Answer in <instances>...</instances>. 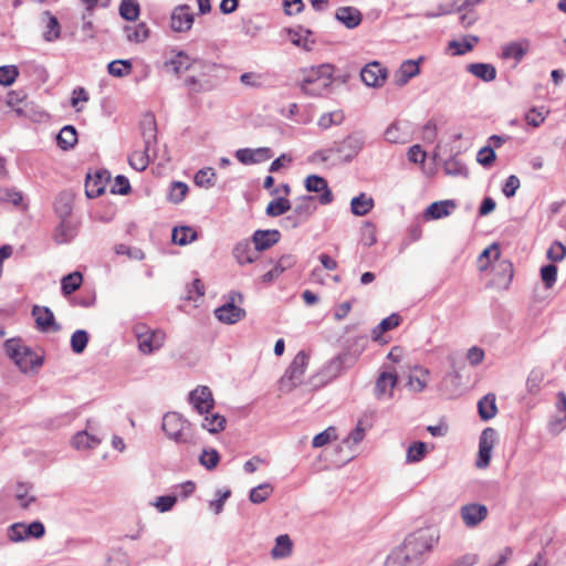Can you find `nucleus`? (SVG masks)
<instances>
[{
  "mask_svg": "<svg viewBox=\"0 0 566 566\" xmlns=\"http://www.w3.org/2000/svg\"><path fill=\"white\" fill-rule=\"evenodd\" d=\"M488 507L480 503H468L460 509L461 520L469 528L480 525L488 517Z\"/></svg>",
  "mask_w": 566,
  "mask_h": 566,
  "instance_id": "nucleus-12",
  "label": "nucleus"
},
{
  "mask_svg": "<svg viewBox=\"0 0 566 566\" xmlns=\"http://www.w3.org/2000/svg\"><path fill=\"white\" fill-rule=\"evenodd\" d=\"M188 192V186L181 181L171 182L168 191V199L172 203H180Z\"/></svg>",
  "mask_w": 566,
  "mask_h": 566,
  "instance_id": "nucleus-53",
  "label": "nucleus"
},
{
  "mask_svg": "<svg viewBox=\"0 0 566 566\" xmlns=\"http://www.w3.org/2000/svg\"><path fill=\"white\" fill-rule=\"evenodd\" d=\"M455 208L453 200H442L432 202L426 210L423 217L427 220H437L451 214Z\"/></svg>",
  "mask_w": 566,
  "mask_h": 566,
  "instance_id": "nucleus-21",
  "label": "nucleus"
},
{
  "mask_svg": "<svg viewBox=\"0 0 566 566\" xmlns=\"http://www.w3.org/2000/svg\"><path fill=\"white\" fill-rule=\"evenodd\" d=\"M479 42V38L474 35L465 36L462 40H452L449 42V49L453 55H463L470 52L474 44Z\"/></svg>",
  "mask_w": 566,
  "mask_h": 566,
  "instance_id": "nucleus-40",
  "label": "nucleus"
},
{
  "mask_svg": "<svg viewBox=\"0 0 566 566\" xmlns=\"http://www.w3.org/2000/svg\"><path fill=\"white\" fill-rule=\"evenodd\" d=\"M352 359V352L350 350H344L342 354L333 358L325 367L326 373L329 376H337L346 368H349L355 363H350Z\"/></svg>",
  "mask_w": 566,
  "mask_h": 566,
  "instance_id": "nucleus-26",
  "label": "nucleus"
},
{
  "mask_svg": "<svg viewBox=\"0 0 566 566\" xmlns=\"http://www.w3.org/2000/svg\"><path fill=\"white\" fill-rule=\"evenodd\" d=\"M105 566H129L127 553L122 549L112 551Z\"/></svg>",
  "mask_w": 566,
  "mask_h": 566,
  "instance_id": "nucleus-60",
  "label": "nucleus"
},
{
  "mask_svg": "<svg viewBox=\"0 0 566 566\" xmlns=\"http://www.w3.org/2000/svg\"><path fill=\"white\" fill-rule=\"evenodd\" d=\"M214 176H216V174L212 168H210V167L202 168L195 175V182L199 187L208 188V187L213 186Z\"/></svg>",
  "mask_w": 566,
  "mask_h": 566,
  "instance_id": "nucleus-59",
  "label": "nucleus"
},
{
  "mask_svg": "<svg viewBox=\"0 0 566 566\" xmlns=\"http://www.w3.org/2000/svg\"><path fill=\"white\" fill-rule=\"evenodd\" d=\"M144 150L134 151L129 158V165L137 171H144L151 157L156 156L155 145L157 143V125L153 115H146L140 123Z\"/></svg>",
  "mask_w": 566,
  "mask_h": 566,
  "instance_id": "nucleus-3",
  "label": "nucleus"
},
{
  "mask_svg": "<svg viewBox=\"0 0 566 566\" xmlns=\"http://www.w3.org/2000/svg\"><path fill=\"white\" fill-rule=\"evenodd\" d=\"M140 12L136 0H123L119 4V15L127 21H135Z\"/></svg>",
  "mask_w": 566,
  "mask_h": 566,
  "instance_id": "nucleus-46",
  "label": "nucleus"
},
{
  "mask_svg": "<svg viewBox=\"0 0 566 566\" xmlns=\"http://www.w3.org/2000/svg\"><path fill=\"white\" fill-rule=\"evenodd\" d=\"M54 211L59 219L70 218L73 211V196L69 192H61L55 199Z\"/></svg>",
  "mask_w": 566,
  "mask_h": 566,
  "instance_id": "nucleus-33",
  "label": "nucleus"
},
{
  "mask_svg": "<svg viewBox=\"0 0 566 566\" xmlns=\"http://www.w3.org/2000/svg\"><path fill=\"white\" fill-rule=\"evenodd\" d=\"M484 0H455L450 4H441L438 7L437 11L426 12V17L428 18H437L440 15L450 14L453 12L469 11L475 6L482 3Z\"/></svg>",
  "mask_w": 566,
  "mask_h": 566,
  "instance_id": "nucleus-17",
  "label": "nucleus"
},
{
  "mask_svg": "<svg viewBox=\"0 0 566 566\" xmlns=\"http://www.w3.org/2000/svg\"><path fill=\"white\" fill-rule=\"evenodd\" d=\"M367 344L368 337L366 335H360L353 339V343L346 348V350L352 352L350 363H356V360L367 347Z\"/></svg>",
  "mask_w": 566,
  "mask_h": 566,
  "instance_id": "nucleus-57",
  "label": "nucleus"
},
{
  "mask_svg": "<svg viewBox=\"0 0 566 566\" xmlns=\"http://www.w3.org/2000/svg\"><path fill=\"white\" fill-rule=\"evenodd\" d=\"M495 160V151L492 146H484L481 148L476 156V161L484 166L490 167Z\"/></svg>",
  "mask_w": 566,
  "mask_h": 566,
  "instance_id": "nucleus-62",
  "label": "nucleus"
},
{
  "mask_svg": "<svg viewBox=\"0 0 566 566\" xmlns=\"http://www.w3.org/2000/svg\"><path fill=\"white\" fill-rule=\"evenodd\" d=\"M305 188L308 192H322L318 197L321 205H328L333 201V193L327 181L317 175H310L305 179Z\"/></svg>",
  "mask_w": 566,
  "mask_h": 566,
  "instance_id": "nucleus-16",
  "label": "nucleus"
},
{
  "mask_svg": "<svg viewBox=\"0 0 566 566\" xmlns=\"http://www.w3.org/2000/svg\"><path fill=\"white\" fill-rule=\"evenodd\" d=\"M541 277L547 289H551L557 280V266L547 264L541 269Z\"/></svg>",
  "mask_w": 566,
  "mask_h": 566,
  "instance_id": "nucleus-61",
  "label": "nucleus"
},
{
  "mask_svg": "<svg viewBox=\"0 0 566 566\" xmlns=\"http://www.w3.org/2000/svg\"><path fill=\"white\" fill-rule=\"evenodd\" d=\"M83 282V276L81 272H72L61 280V290L62 293L67 296L74 293L76 290L80 289L81 284Z\"/></svg>",
  "mask_w": 566,
  "mask_h": 566,
  "instance_id": "nucleus-42",
  "label": "nucleus"
},
{
  "mask_svg": "<svg viewBox=\"0 0 566 566\" xmlns=\"http://www.w3.org/2000/svg\"><path fill=\"white\" fill-rule=\"evenodd\" d=\"M496 439L497 433L493 428H485L481 432L479 439V453L475 462V465L479 469H485L486 467H489L492 457V450L495 446Z\"/></svg>",
  "mask_w": 566,
  "mask_h": 566,
  "instance_id": "nucleus-9",
  "label": "nucleus"
},
{
  "mask_svg": "<svg viewBox=\"0 0 566 566\" xmlns=\"http://www.w3.org/2000/svg\"><path fill=\"white\" fill-rule=\"evenodd\" d=\"M189 403L200 413H209L214 407L212 391L208 386H198L189 394Z\"/></svg>",
  "mask_w": 566,
  "mask_h": 566,
  "instance_id": "nucleus-10",
  "label": "nucleus"
},
{
  "mask_svg": "<svg viewBox=\"0 0 566 566\" xmlns=\"http://www.w3.org/2000/svg\"><path fill=\"white\" fill-rule=\"evenodd\" d=\"M293 542L287 534L279 535L275 538V544L271 549V556L274 559L287 558L292 555Z\"/></svg>",
  "mask_w": 566,
  "mask_h": 566,
  "instance_id": "nucleus-27",
  "label": "nucleus"
},
{
  "mask_svg": "<svg viewBox=\"0 0 566 566\" xmlns=\"http://www.w3.org/2000/svg\"><path fill=\"white\" fill-rule=\"evenodd\" d=\"M344 119H345V115L342 111H334V112L323 114L319 117L317 125L322 129H328L333 125H340L344 122Z\"/></svg>",
  "mask_w": 566,
  "mask_h": 566,
  "instance_id": "nucleus-50",
  "label": "nucleus"
},
{
  "mask_svg": "<svg viewBox=\"0 0 566 566\" xmlns=\"http://www.w3.org/2000/svg\"><path fill=\"white\" fill-rule=\"evenodd\" d=\"M274 492V486L270 482L260 483L250 489V503L261 504L265 502Z\"/></svg>",
  "mask_w": 566,
  "mask_h": 566,
  "instance_id": "nucleus-35",
  "label": "nucleus"
},
{
  "mask_svg": "<svg viewBox=\"0 0 566 566\" xmlns=\"http://www.w3.org/2000/svg\"><path fill=\"white\" fill-rule=\"evenodd\" d=\"M361 81L369 87H380L388 77V70L379 62L373 61L360 71Z\"/></svg>",
  "mask_w": 566,
  "mask_h": 566,
  "instance_id": "nucleus-11",
  "label": "nucleus"
},
{
  "mask_svg": "<svg viewBox=\"0 0 566 566\" xmlns=\"http://www.w3.org/2000/svg\"><path fill=\"white\" fill-rule=\"evenodd\" d=\"M336 439H337L336 428L331 426L313 438L312 446H313V448H322Z\"/></svg>",
  "mask_w": 566,
  "mask_h": 566,
  "instance_id": "nucleus-56",
  "label": "nucleus"
},
{
  "mask_svg": "<svg viewBox=\"0 0 566 566\" xmlns=\"http://www.w3.org/2000/svg\"><path fill=\"white\" fill-rule=\"evenodd\" d=\"M42 23H43V39L46 42H53L57 40L61 35V25L56 17H54L50 11H44L42 14Z\"/></svg>",
  "mask_w": 566,
  "mask_h": 566,
  "instance_id": "nucleus-22",
  "label": "nucleus"
},
{
  "mask_svg": "<svg viewBox=\"0 0 566 566\" xmlns=\"http://www.w3.org/2000/svg\"><path fill=\"white\" fill-rule=\"evenodd\" d=\"M366 135L361 130H355L342 140L334 142L331 146L322 148L313 154L315 160L322 163L348 164L353 161L364 149Z\"/></svg>",
  "mask_w": 566,
  "mask_h": 566,
  "instance_id": "nucleus-2",
  "label": "nucleus"
},
{
  "mask_svg": "<svg viewBox=\"0 0 566 566\" xmlns=\"http://www.w3.org/2000/svg\"><path fill=\"white\" fill-rule=\"evenodd\" d=\"M291 210V201L282 196H279L271 200L265 209V213L269 217H280Z\"/></svg>",
  "mask_w": 566,
  "mask_h": 566,
  "instance_id": "nucleus-38",
  "label": "nucleus"
},
{
  "mask_svg": "<svg viewBox=\"0 0 566 566\" xmlns=\"http://www.w3.org/2000/svg\"><path fill=\"white\" fill-rule=\"evenodd\" d=\"M166 66H171L176 74H180L184 71H187L191 63L189 56L184 52H178L172 59L165 62Z\"/></svg>",
  "mask_w": 566,
  "mask_h": 566,
  "instance_id": "nucleus-51",
  "label": "nucleus"
},
{
  "mask_svg": "<svg viewBox=\"0 0 566 566\" xmlns=\"http://www.w3.org/2000/svg\"><path fill=\"white\" fill-rule=\"evenodd\" d=\"M420 73L419 63L413 60H407L401 63L399 70L395 75V81L398 86L406 85L412 77Z\"/></svg>",
  "mask_w": 566,
  "mask_h": 566,
  "instance_id": "nucleus-24",
  "label": "nucleus"
},
{
  "mask_svg": "<svg viewBox=\"0 0 566 566\" xmlns=\"http://www.w3.org/2000/svg\"><path fill=\"white\" fill-rule=\"evenodd\" d=\"M226 418L219 413H206L202 420V428L207 429L210 433H217L224 429Z\"/></svg>",
  "mask_w": 566,
  "mask_h": 566,
  "instance_id": "nucleus-43",
  "label": "nucleus"
},
{
  "mask_svg": "<svg viewBox=\"0 0 566 566\" xmlns=\"http://www.w3.org/2000/svg\"><path fill=\"white\" fill-rule=\"evenodd\" d=\"M105 175L106 171L96 172L94 177H91L90 175L87 176L85 182V193L88 198H97L104 192L105 180L107 179Z\"/></svg>",
  "mask_w": 566,
  "mask_h": 566,
  "instance_id": "nucleus-28",
  "label": "nucleus"
},
{
  "mask_svg": "<svg viewBox=\"0 0 566 566\" xmlns=\"http://www.w3.org/2000/svg\"><path fill=\"white\" fill-rule=\"evenodd\" d=\"M530 50V41L522 39L512 41L502 45V57L505 60L513 59L515 63H520Z\"/></svg>",
  "mask_w": 566,
  "mask_h": 566,
  "instance_id": "nucleus-20",
  "label": "nucleus"
},
{
  "mask_svg": "<svg viewBox=\"0 0 566 566\" xmlns=\"http://www.w3.org/2000/svg\"><path fill=\"white\" fill-rule=\"evenodd\" d=\"M289 40L296 46H300L306 51L312 49L314 40L312 39V32L310 30L298 28L296 30H289Z\"/></svg>",
  "mask_w": 566,
  "mask_h": 566,
  "instance_id": "nucleus-30",
  "label": "nucleus"
},
{
  "mask_svg": "<svg viewBox=\"0 0 566 566\" xmlns=\"http://www.w3.org/2000/svg\"><path fill=\"white\" fill-rule=\"evenodd\" d=\"M4 349L22 373L35 370L43 364L42 357L29 346L22 344L20 339L11 338L6 340Z\"/></svg>",
  "mask_w": 566,
  "mask_h": 566,
  "instance_id": "nucleus-5",
  "label": "nucleus"
},
{
  "mask_svg": "<svg viewBox=\"0 0 566 566\" xmlns=\"http://www.w3.org/2000/svg\"><path fill=\"white\" fill-rule=\"evenodd\" d=\"M101 443V439L94 434H90L86 430L77 432L72 438V444L75 449H93Z\"/></svg>",
  "mask_w": 566,
  "mask_h": 566,
  "instance_id": "nucleus-37",
  "label": "nucleus"
},
{
  "mask_svg": "<svg viewBox=\"0 0 566 566\" xmlns=\"http://www.w3.org/2000/svg\"><path fill=\"white\" fill-rule=\"evenodd\" d=\"M219 462L220 454L216 449L206 448L199 455V463L209 471L216 469Z\"/></svg>",
  "mask_w": 566,
  "mask_h": 566,
  "instance_id": "nucleus-47",
  "label": "nucleus"
},
{
  "mask_svg": "<svg viewBox=\"0 0 566 566\" xmlns=\"http://www.w3.org/2000/svg\"><path fill=\"white\" fill-rule=\"evenodd\" d=\"M19 75V70L15 65H3L0 66V84L3 86H10L14 83Z\"/></svg>",
  "mask_w": 566,
  "mask_h": 566,
  "instance_id": "nucleus-58",
  "label": "nucleus"
},
{
  "mask_svg": "<svg viewBox=\"0 0 566 566\" xmlns=\"http://www.w3.org/2000/svg\"><path fill=\"white\" fill-rule=\"evenodd\" d=\"M132 67L129 60H115L108 63L107 71L112 76L124 77L130 73Z\"/></svg>",
  "mask_w": 566,
  "mask_h": 566,
  "instance_id": "nucleus-48",
  "label": "nucleus"
},
{
  "mask_svg": "<svg viewBox=\"0 0 566 566\" xmlns=\"http://www.w3.org/2000/svg\"><path fill=\"white\" fill-rule=\"evenodd\" d=\"M407 124L392 123L385 132V138L392 144H405L409 142L408 132L406 130Z\"/></svg>",
  "mask_w": 566,
  "mask_h": 566,
  "instance_id": "nucleus-31",
  "label": "nucleus"
},
{
  "mask_svg": "<svg viewBox=\"0 0 566 566\" xmlns=\"http://www.w3.org/2000/svg\"><path fill=\"white\" fill-rule=\"evenodd\" d=\"M427 452V444L424 442L415 441L407 449L406 461L407 463H418L424 459Z\"/></svg>",
  "mask_w": 566,
  "mask_h": 566,
  "instance_id": "nucleus-44",
  "label": "nucleus"
},
{
  "mask_svg": "<svg viewBox=\"0 0 566 566\" xmlns=\"http://www.w3.org/2000/svg\"><path fill=\"white\" fill-rule=\"evenodd\" d=\"M315 210V198L313 196H302L296 200L294 207L291 206V213L281 220V227L287 230L296 229L304 224Z\"/></svg>",
  "mask_w": 566,
  "mask_h": 566,
  "instance_id": "nucleus-7",
  "label": "nucleus"
},
{
  "mask_svg": "<svg viewBox=\"0 0 566 566\" xmlns=\"http://www.w3.org/2000/svg\"><path fill=\"white\" fill-rule=\"evenodd\" d=\"M397 382L398 376L394 370L380 373L374 388L375 397L378 400L390 399Z\"/></svg>",
  "mask_w": 566,
  "mask_h": 566,
  "instance_id": "nucleus-13",
  "label": "nucleus"
},
{
  "mask_svg": "<svg viewBox=\"0 0 566 566\" xmlns=\"http://www.w3.org/2000/svg\"><path fill=\"white\" fill-rule=\"evenodd\" d=\"M193 14L187 4L175 8L170 17V27L175 32H186L191 29Z\"/></svg>",
  "mask_w": 566,
  "mask_h": 566,
  "instance_id": "nucleus-15",
  "label": "nucleus"
},
{
  "mask_svg": "<svg viewBox=\"0 0 566 566\" xmlns=\"http://www.w3.org/2000/svg\"><path fill=\"white\" fill-rule=\"evenodd\" d=\"M172 242L179 245H186L197 239V231L188 226L176 227L172 230Z\"/></svg>",
  "mask_w": 566,
  "mask_h": 566,
  "instance_id": "nucleus-39",
  "label": "nucleus"
},
{
  "mask_svg": "<svg viewBox=\"0 0 566 566\" xmlns=\"http://www.w3.org/2000/svg\"><path fill=\"white\" fill-rule=\"evenodd\" d=\"M307 363L308 356L305 352H298L279 381L282 392H290L302 382Z\"/></svg>",
  "mask_w": 566,
  "mask_h": 566,
  "instance_id": "nucleus-8",
  "label": "nucleus"
},
{
  "mask_svg": "<svg viewBox=\"0 0 566 566\" xmlns=\"http://www.w3.org/2000/svg\"><path fill=\"white\" fill-rule=\"evenodd\" d=\"M32 315L35 319L36 328L41 332H57L60 325L56 324L53 312L46 306L34 305Z\"/></svg>",
  "mask_w": 566,
  "mask_h": 566,
  "instance_id": "nucleus-14",
  "label": "nucleus"
},
{
  "mask_svg": "<svg viewBox=\"0 0 566 566\" xmlns=\"http://www.w3.org/2000/svg\"><path fill=\"white\" fill-rule=\"evenodd\" d=\"M88 343V334L84 329L75 331L71 336V348L75 354H82Z\"/></svg>",
  "mask_w": 566,
  "mask_h": 566,
  "instance_id": "nucleus-54",
  "label": "nucleus"
},
{
  "mask_svg": "<svg viewBox=\"0 0 566 566\" xmlns=\"http://www.w3.org/2000/svg\"><path fill=\"white\" fill-rule=\"evenodd\" d=\"M216 316L220 322L227 323V324H233L238 322L243 315L244 311L238 306H235L233 303H227L220 307H218L216 311Z\"/></svg>",
  "mask_w": 566,
  "mask_h": 566,
  "instance_id": "nucleus-25",
  "label": "nucleus"
},
{
  "mask_svg": "<svg viewBox=\"0 0 566 566\" xmlns=\"http://www.w3.org/2000/svg\"><path fill=\"white\" fill-rule=\"evenodd\" d=\"M231 491L229 489H219L216 491V499L211 500L208 504L209 510L214 514H220L223 510L224 502L230 497Z\"/></svg>",
  "mask_w": 566,
  "mask_h": 566,
  "instance_id": "nucleus-55",
  "label": "nucleus"
},
{
  "mask_svg": "<svg viewBox=\"0 0 566 566\" xmlns=\"http://www.w3.org/2000/svg\"><path fill=\"white\" fill-rule=\"evenodd\" d=\"M124 33L126 35L127 41L133 43H142L149 36V29L146 23L140 22L136 25H126L124 28Z\"/></svg>",
  "mask_w": 566,
  "mask_h": 566,
  "instance_id": "nucleus-34",
  "label": "nucleus"
},
{
  "mask_svg": "<svg viewBox=\"0 0 566 566\" xmlns=\"http://www.w3.org/2000/svg\"><path fill=\"white\" fill-rule=\"evenodd\" d=\"M479 415L483 420H490L496 415L495 396L486 395L478 403Z\"/></svg>",
  "mask_w": 566,
  "mask_h": 566,
  "instance_id": "nucleus-41",
  "label": "nucleus"
},
{
  "mask_svg": "<svg viewBox=\"0 0 566 566\" xmlns=\"http://www.w3.org/2000/svg\"><path fill=\"white\" fill-rule=\"evenodd\" d=\"M8 537L11 542L25 541V524L14 523L8 528Z\"/></svg>",
  "mask_w": 566,
  "mask_h": 566,
  "instance_id": "nucleus-64",
  "label": "nucleus"
},
{
  "mask_svg": "<svg viewBox=\"0 0 566 566\" xmlns=\"http://www.w3.org/2000/svg\"><path fill=\"white\" fill-rule=\"evenodd\" d=\"M336 19L342 22L346 28L354 29L361 22V13L354 7H340L336 10Z\"/></svg>",
  "mask_w": 566,
  "mask_h": 566,
  "instance_id": "nucleus-23",
  "label": "nucleus"
},
{
  "mask_svg": "<svg viewBox=\"0 0 566 566\" xmlns=\"http://www.w3.org/2000/svg\"><path fill=\"white\" fill-rule=\"evenodd\" d=\"M443 170L447 175L452 177H464L469 176V170L467 166L459 159L451 157L444 161Z\"/></svg>",
  "mask_w": 566,
  "mask_h": 566,
  "instance_id": "nucleus-45",
  "label": "nucleus"
},
{
  "mask_svg": "<svg viewBox=\"0 0 566 566\" xmlns=\"http://www.w3.org/2000/svg\"><path fill=\"white\" fill-rule=\"evenodd\" d=\"M281 239V232L276 229L256 230L252 235L254 248L258 251H265L276 244Z\"/></svg>",
  "mask_w": 566,
  "mask_h": 566,
  "instance_id": "nucleus-19",
  "label": "nucleus"
},
{
  "mask_svg": "<svg viewBox=\"0 0 566 566\" xmlns=\"http://www.w3.org/2000/svg\"><path fill=\"white\" fill-rule=\"evenodd\" d=\"M565 255H566V248L559 241H555L547 250V258L549 260H552L553 262H559V261L564 260Z\"/></svg>",
  "mask_w": 566,
  "mask_h": 566,
  "instance_id": "nucleus-63",
  "label": "nucleus"
},
{
  "mask_svg": "<svg viewBox=\"0 0 566 566\" xmlns=\"http://www.w3.org/2000/svg\"><path fill=\"white\" fill-rule=\"evenodd\" d=\"M438 541L439 533L436 530H418L388 555L386 566H421Z\"/></svg>",
  "mask_w": 566,
  "mask_h": 566,
  "instance_id": "nucleus-1",
  "label": "nucleus"
},
{
  "mask_svg": "<svg viewBox=\"0 0 566 566\" xmlns=\"http://www.w3.org/2000/svg\"><path fill=\"white\" fill-rule=\"evenodd\" d=\"M415 369L419 371L420 375H410L408 378V386L411 390L421 392L427 387V376L429 375V371L421 367H416Z\"/></svg>",
  "mask_w": 566,
  "mask_h": 566,
  "instance_id": "nucleus-49",
  "label": "nucleus"
},
{
  "mask_svg": "<svg viewBox=\"0 0 566 566\" xmlns=\"http://www.w3.org/2000/svg\"><path fill=\"white\" fill-rule=\"evenodd\" d=\"M161 428L176 443H191L193 440L190 422L178 412H167L163 417Z\"/></svg>",
  "mask_w": 566,
  "mask_h": 566,
  "instance_id": "nucleus-6",
  "label": "nucleus"
},
{
  "mask_svg": "<svg viewBox=\"0 0 566 566\" xmlns=\"http://www.w3.org/2000/svg\"><path fill=\"white\" fill-rule=\"evenodd\" d=\"M467 71L484 82H492L496 77V69L490 63H471L467 65Z\"/></svg>",
  "mask_w": 566,
  "mask_h": 566,
  "instance_id": "nucleus-29",
  "label": "nucleus"
},
{
  "mask_svg": "<svg viewBox=\"0 0 566 566\" xmlns=\"http://www.w3.org/2000/svg\"><path fill=\"white\" fill-rule=\"evenodd\" d=\"M374 199L363 192L352 199L350 211L355 216L363 217L374 208Z\"/></svg>",
  "mask_w": 566,
  "mask_h": 566,
  "instance_id": "nucleus-32",
  "label": "nucleus"
},
{
  "mask_svg": "<svg viewBox=\"0 0 566 566\" xmlns=\"http://www.w3.org/2000/svg\"><path fill=\"white\" fill-rule=\"evenodd\" d=\"M548 114L549 111L544 106L533 107L525 114V120L528 125L538 127L542 123H544Z\"/></svg>",
  "mask_w": 566,
  "mask_h": 566,
  "instance_id": "nucleus-52",
  "label": "nucleus"
},
{
  "mask_svg": "<svg viewBox=\"0 0 566 566\" xmlns=\"http://www.w3.org/2000/svg\"><path fill=\"white\" fill-rule=\"evenodd\" d=\"M77 234V226L70 218L60 219L53 232V240L57 244L71 242Z\"/></svg>",
  "mask_w": 566,
  "mask_h": 566,
  "instance_id": "nucleus-18",
  "label": "nucleus"
},
{
  "mask_svg": "<svg viewBox=\"0 0 566 566\" xmlns=\"http://www.w3.org/2000/svg\"><path fill=\"white\" fill-rule=\"evenodd\" d=\"M334 66L332 64H321L304 72L301 80V90L311 96H321L333 83Z\"/></svg>",
  "mask_w": 566,
  "mask_h": 566,
  "instance_id": "nucleus-4",
  "label": "nucleus"
},
{
  "mask_svg": "<svg viewBox=\"0 0 566 566\" xmlns=\"http://www.w3.org/2000/svg\"><path fill=\"white\" fill-rule=\"evenodd\" d=\"M56 140L62 149H72L77 143V132L73 126L66 125L60 130Z\"/></svg>",
  "mask_w": 566,
  "mask_h": 566,
  "instance_id": "nucleus-36",
  "label": "nucleus"
}]
</instances>
